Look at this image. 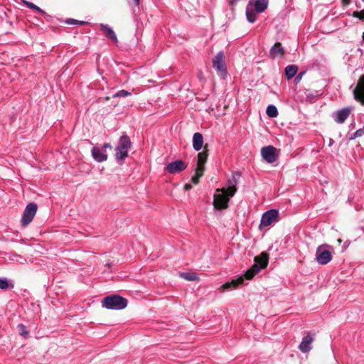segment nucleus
<instances>
[{"label": "nucleus", "mask_w": 364, "mask_h": 364, "mask_svg": "<svg viewBox=\"0 0 364 364\" xmlns=\"http://www.w3.org/2000/svg\"><path fill=\"white\" fill-rule=\"evenodd\" d=\"M268 259V255L264 252L262 253L259 256H256L255 257V263L245 272L243 276L230 282H226L223 284V288L227 290H232L243 284L245 279L247 280L252 279L256 274L267 266Z\"/></svg>", "instance_id": "nucleus-1"}, {"label": "nucleus", "mask_w": 364, "mask_h": 364, "mask_svg": "<svg viewBox=\"0 0 364 364\" xmlns=\"http://www.w3.org/2000/svg\"><path fill=\"white\" fill-rule=\"evenodd\" d=\"M268 6V1H248L246 6V18L249 23L257 20V14L263 12Z\"/></svg>", "instance_id": "nucleus-2"}, {"label": "nucleus", "mask_w": 364, "mask_h": 364, "mask_svg": "<svg viewBox=\"0 0 364 364\" xmlns=\"http://www.w3.org/2000/svg\"><path fill=\"white\" fill-rule=\"evenodd\" d=\"M127 299L118 295L112 294L105 297L102 301V306L107 309L122 310L127 307Z\"/></svg>", "instance_id": "nucleus-3"}, {"label": "nucleus", "mask_w": 364, "mask_h": 364, "mask_svg": "<svg viewBox=\"0 0 364 364\" xmlns=\"http://www.w3.org/2000/svg\"><path fill=\"white\" fill-rule=\"evenodd\" d=\"M131 145V140L127 135L124 134L119 138L115 149V158L117 161H124L127 157Z\"/></svg>", "instance_id": "nucleus-4"}, {"label": "nucleus", "mask_w": 364, "mask_h": 364, "mask_svg": "<svg viewBox=\"0 0 364 364\" xmlns=\"http://www.w3.org/2000/svg\"><path fill=\"white\" fill-rule=\"evenodd\" d=\"M230 196L227 194L226 188L216 189V193L213 197V206L215 210H222L228 208Z\"/></svg>", "instance_id": "nucleus-5"}, {"label": "nucleus", "mask_w": 364, "mask_h": 364, "mask_svg": "<svg viewBox=\"0 0 364 364\" xmlns=\"http://www.w3.org/2000/svg\"><path fill=\"white\" fill-rule=\"evenodd\" d=\"M213 66L215 69L217 74L222 79L227 77L228 71L225 63V55L223 51L217 53L213 60Z\"/></svg>", "instance_id": "nucleus-6"}, {"label": "nucleus", "mask_w": 364, "mask_h": 364, "mask_svg": "<svg viewBox=\"0 0 364 364\" xmlns=\"http://www.w3.org/2000/svg\"><path fill=\"white\" fill-rule=\"evenodd\" d=\"M331 246L327 245H322L317 247L316 251V260L322 265L328 264L332 259L331 252L327 248Z\"/></svg>", "instance_id": "nucleus-7"}, {"label": "nucleus", "mask_w": 364, "mask_h": 364, "mask_svg": "<svg viewBox=\"0 0 364 364\" xmlns=\"http://www.w3.org/2000/svg\"><path fill=\"white\" fill-rule=\"evenodd\" d=\"M37 209H38L37 205L34 203H30L26 205V207L23 213L21 220V225L23 227L25 228V227L28 226V224H30L31 223V221L33 220V219L34 218V217L36 214Z\"/></svg>", "instance_id": "nucleus-8"}, {"label": "nucleus", "mask_w": 364, "mask_h": 364, "mask_svg": "<svg viewBox=\"0 0 364 364\" xmlns=\"http://www.w3.org/2000/svg\"><path fill=\"white\" fill-rule=\"evenodd\" d=\"M279 215V211L276 209H270L262 215L259 228L267 227L274 222Z\"/></svg>", "instance_id": "nucleus-9"}, {"label": "nucleus", "mask_w": 364, "mask_h": 364, "mask_svg": "<svg viewBox=\"0 0 364 364\" xmlns=\"http://www.w3.org/2000/svg\"><path fill=\"white\" fill-rule=\"evenodd\" d=\"M354 99L364 105V75L359 78L357 85L353 90Z\"/></svg>", "instance_id": "nucleus-10"}, {"label": "nucleus", "mask_w": 364, "mask_h": 364, "mask_svg": "<svg viewBox=\"0 0 364 364\" xmlns=\"http://www.w3.org/2000/svg\"><path fill=\"white\" fill-rule=\"evenodd\" d=\"M277 149L273 146H267L262 147L261 149V155L262 158L269 164L274 163L277 159L276 154Z\"/></svg>", "instance_id": "nucleus-11"}, {"label": "nucleus", "mask_w": 364, "mask_h": 364, "mask_svg": "<svg viewBox=\"0 0 364 364\" xmlns=\"http://www.w3.org/2000/svg\"><path fill=\"white\" fill-rule=\"evenodd\" d=\"M187 168V164L182 160H176L169 163L166 166L167 172L171 174H175L184 171Z\"/></svg>", "instance_id": "nucleus-12"}, {"label": "nucleus", "mask_w": 364, "mask_h": 364, "mask_svg": "<svg viewBox=\"0 0 364 364\" xmlns=\"http://www.w3.org/2000/svg\"><path fill=\"white\" fill-rule=\"evenodd\" d=\"M240 174L239 172H235L232 174V178L228 181V186L226 188V192L230 197H232L237 191L236 186L238 183V178H240Z\"/></svg>", "instance_id": "nucleus-13"}, {"label": "nucleus", "mask_w": 364, "mask_h": 364, "mask_svg": "<svg viewBox=\"0 0 364 364\" xmlns=\"http://www.w3.org/2000/svg\"><path fill=\"white\" fill-rule=\"evenodd\" d=\"M353 107H347L338 110L333 113L334 120L338 124H343L349 117L350 112L353 109Z\"/></svg>", "instance_id": "nucleus-14"}, {"label": "nucleus", "mask_w": 364, "mask_h": 364, "mask_svg": "<svg viewBox=\"0 0 364 364\" xmlns=\"http://www.w3.org/2000/svg\"><path fill=\"white\" fill-rule=\"evenodd\" d=\"M91 153L93 159L97 162L102 163L107 159L106 151L98 146H93Z\"/></svg>", "instance_id": "nucleus-15"}, {"label": "nucleus", "mask_w": 364, "mask_h": 364, "mask_svg": "<svg viewBox=\"0 0 364 364\" xmlns=\"http://www.w3.org/2000/svg\"><path fill=\"white\" fill-rule=\"evenodd\" d=\"M313 342V338L309 333L306 336L302 338L301 342L299 346V349L302 353H308L311 349V343Z\"/></svg>", "instance_id": "nucleus-16"}, {"label": "nucleus", "mask_w": 364, "mask_h": 364, "mask_svg": "<svg viewBox=\"0 0 364 364\" xmlns=\"http://www.w3.org/2000/svg\"><path fill=\"white\" fill-rule=\"evenodd\" d=\"M285 53L284 49L282 46V43L277 42L270 48L269 56L271 58L274 59L278 56H282Z\"/></svg>", "instance_id": "nucleus-17"}, {"label": "nucleus", "mask_w": 364, "mask_h": 364, "mask_svg": "<svg viewBox=\"0 0 364 364\" xmlns=\"http://www.w3.org/2000/svg\"><path fill=\"white\" fill-rule=\"evenodd\" d=\"M100 28L103 32L104 35L109 39L114 41L115 43L118 42L117 37L113 31L107 24L101 23Z\"/></svg>", "instance_id": "nucleus-18"}, {"label": "nucleus", "mask_w": 364, "mask_h": 364, "mask_svg": "<svg viewBox=\"0 0 364 364\" xmlns=\"http://www.w3.org/2000/svg\"><path fill=\"white\" fill-rule=\"evenodd\" d=\"M203 146V136L200 133L196 132L193 136V147L196 151H199Z\"/></svg>", "instance_id": "nucleus-19"}, {"label": "nucleus", "mask_w": 364, "mask_h": 364, "mask_svg": "<svg viewBox=\"0 0 364 364\" xmlns=\"http://www.w3.org/2000/svg\"><path fill=\"white\" fill-rule=\"evenodd\" d=\"M298 71V67L296 65H289L285 68V76L288 80L295 76Z\"/></svg>", "instance_id": "nucleus-20"}, {"label": "nucleus", "mask_w": 364, "mask_h": 364, "mask_svg": "<svg viewBox=\"0 0 364 364\" xmlns=\"http://www.w3.org/2000/svg\"><path fill=\"white\" fill-rule=\"evenodd\" d=\"M208 158L207 151H203L202 152L198 153V163H197V168H203L204 171V164L206 162Z\"/></svg>", "instance_id": "nucleus-21"}, {"label": "nucleus", "mask_w": 364, "mask_h": 364, "mask_svg": "<svg viewBox=\"0 0 364 364\" xmlns=\"http://www.w3.org/2000/svg\"><path fill=\"white\" fill-rule=\"evenodd\" d=\"M180 277L187 281H197L199 279L194 272H182L180 273Z\"/></svg>", "instance_id": "nucleus-22"}, {"label": "nucleus", "mask_w": 364, "mask_h": 364, "mask_svg": "<svg viewBox=\"0 0 364 364\" xmlns=\"http://www.w3.org/2000/svg\"><path fill=\"white\" fill-rule=\"evenodd\" d=\"M14 287V284L9 282L7 278L0 277V289L6 290L8 289H13Z\"/></svg>", "instance_id": "nucleus-23"}, {"label": "nucleus", "mask_w": 364, "mask_h": 364, "mask_svg": "<svg viewBox=\"0 0 364 364\" xmlns=\"http://www.w3.org/2000/svg\"><path fill=\"white\" fill-rule=\"evenodd\" d=\"M266 113L269 117H276L278 116V110L276 106L270 105L267 107Z\"/></svg>", "instance_id": "nucleus-24"}, {"label": "nucleus", "mask_w": 364, "mask_h": 364, "mask_svg": "<svg viewBox=\"0 0 364 364\" xmlns=\"http://www.w3.org/2000/svg\"><path fill=\"white\" fill-rule=\"evenodd\" d=\"M17 329L20 336H23L25 338L28 337L29 332L27 330V328L25 325H23V323L18 324L17 326Z\"/></svg>", "instance_id": "nucleus-25"}, {"label": "nucleus", "mask_w": 364, "mask_h": 364, "mask_svg": "<svg viewBox=\"0 0 364 364\" xmlns=\"http://www.w3.org/2000/svg\"><path fill=\"white\" fill-rule=\"evenodd\" d=\"M203 168H197L196 169V174L191 178V181L194 184H198L199 182V178L203 176Z\"/></svg>", "instance_id": "nucleus-26"}, {"label": "nucleus", "mask_w": 364, "mask_h": 364, "mask_svg": "<svg viewBox=\"0 0 364 364\" xmlns=\"http://www.w3.org/2000/svg\"><path fill=\"white\" fill-rule=\"evenodd\" d=\"M25 3L29 9H33L39 13H41L43 16H45L46 14L44 11H43L40 7L33 4L31 1H23Z\"/></svg>", "instance_id": "nucleus-27"}, {"label": "nucleus", "mask_w": 364, "mask_h": 364, "mask_svg": "<svg viewBox=\"0 0 364 364\" xmlns=\"http://www.w3.org/2000/svg\"><path fill=\"white\" fill-rule=\"evenodd\" d=\"M131 95H132V93L130 92L124 90H119L117 92H116L114 95H113V97L114 98L125 97L130 96Z\"/></svg>", "instance_id": "nucleus-28"}, {"label": "nucleus", "mask_w": 364, "mask_h": 364, "mask_svg": "<svg viewBox=\"0 0 364 364\" xmlns=\"http://www.w3.org/2000/svg\"><path fill=\"white\" fill-rule=\"evenodd\" d=\"M364 135V127L363 128H360L358 130H356L353 134L350 137V140H353L355 139L356 137H360Z\"/></svg>", "instance_id": "nucleus-29"}, {"label": "nucleus", "mask_w": 364, "mask_h": 364, "mask_svg": "<svg viewBox=\"0 0 364 364\" xmlns=\"http://www.w3.org/2000/svg\"><path fill=\"white\" fill-rule=\"evenodd\" d=\"M352 16L358 18L359 20L364 21V9L359 11H353Z\"/></svg>", "instance_id": "nucleus-30"}, {"label": "nucleus", "mask_w": 364, "mask_h": 364, "mask_svg": "<svg viewBox=\"0 0 364 364\" xmlns=\"http://www.w3.org/2000/svg\"><path fill=\"white\" fill-rule=\"evenodd\" d=\"M319 95L318 91L315 92H310L309 93H306V98L309 99L310 101L316 99Z\"/></svg>", "instance_id": "nucleus-31"}, {"label": "nucleus", "mask_w": 364, "mask_h": 364, "mask_svg": "<svg viewBox=\"0 0 364 364\" xmlns=\"http://www.w3.org/2000/svg\"><path fill=\"white\" fill-rule=\"evenodd\" d=\"M77 22V20H75L74 18H67L65 21V23H67V24H70V25H76V23Z\"/></svg>", "instance_id": "nucleus-32"}, {"label": "nucleus", "mask_w": 364, "mask_h": 364, "mask_svg": "<svg viewBox=\"0 0 364 364\" xmlns=\"http://www.w3.org/2000/svg\"><path fill=\"white\" fill-rule=\"evenodd\" d=\"M107 148L111 149L112 148V145L109 143H105L103 144L102 149L105 151V149H107Z\"/></svg>", "instance_id": "nucleus-33"}, {"label": "nucleus", "mask_w": 364, "mask_h": 364, "mask_svg": "<svg viewBox=\"0 0 364 364\" xmlns=\"http://www.w3.org/2000/svg\"><path fill=\"white\" fill-rule=\"evenodd\" d=\"M88 23L87 21H78L77 20V22L76 23V25H78V26H83V25H85Z\"/></svg>", "instance_id": "nucleus-34"}, {"label": "nucleus", "mask_w": 364, "mask_h": 364, "mask_svg": "<svg viewBox=\"0 0 364 364\" xmlns=\"http://www.w3.org/2000/svg\"><path fill=\"white\" fill-rule=\"evenodd\" d=\"M191 188H192V186L191 184H189V183L185 184V186H184V189L185 190L188 191V190H190Z\"/></svg>", "instance_id": "nucleus-35"}, {"label": "nucleus", "mask_w": 364, "mask_h": 364, "mask_svg": "<svg viewBox=\"0 0 364 364\" xmlns=\"http://www.w3.org/2000/svg\"><path fill=\"white\" fill-rule=\"evenodd\" d=\"M334 143V140L333 139H329V143H328V146H332Z\"/></svg>", "instance_id": "nucleus-36"}, {"label": "nucleus", "mask_w": 364, "mask_h": 364, "mask_svg": "<svg viewBox=\"0 0 364 364\" xmlns=\"http://www.w3.org/2000/svg\"><path fill=\"white\" fill-rule=\"evenodd\" d=\"M134 4L135 6L139 8V4H140V1H134Z\"/></svg>", "instance_id": "nucleus-37"}, {"label": "nucleus", "mask_w": 364, "mask_h": 364, "mask_svg": "<svg viewBox=\"0 0 364 364\" xmlns=\"http://www.w3.org/2000/svg\"><path fill=\"white\" fill-rule=\"evenodd\" d=\"M342 2H343V3H345V5L348 4V3H350V1H342Z\"/></svg>", "instance_id": "nucleus-38"}, {"label": "nucleus", "mask_w": 364, "mask_h": 364, "mask_svg": "<svg viewBox=\"0 0 364 364\" xmlns=\"http://www.w3.org/2000/svg\"><path fill=\"white\" fill-rule=\"evenodd\" d=\"M300 78H301V77H300V76H297V77H296V80H299Z\"/></svg>", "instance_id": "nucleus-39"}, {"label": "nucleus", "mask_w": 364, "mask_h": 364, "mask_svg": "<svg viewBox=\"0 0 364 364\" xmlns=\"http://www.w3.org/2000/svg\"><path fill=\"white\" fill-rule=\"evenodd\" d=\"M133 13L136 16V14H135L136 13V10H135V9H133Z\"/></svg>", "instance_id": "nucleus-40"}, {"label": "nucleus", "mask_w": 364, "mask_h": 364, "mask_svg": "<svg viewBox=\"0 0 364 364\" xmlns=\"http://www.w3.org/2000/svg\"><path fill=\"white\" fill-rule=\"evenodd\" d=\"M362 37H363V41H364V32L363 33Z\"/></svg>", "instance_id": "nucleus-41"}]
</instances>
